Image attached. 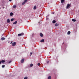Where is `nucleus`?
<instances>
[{
    "label": "nucleus",
    "instance_id": "4be33fe9",
    "mask_svg": "<svg viewBox=\"0 0 79 79\" xmlns=\"http://www.w3.org/2000/svg\"><path fill=\"white\" fill-rule=\"evenodd\" d=\"M5 65H2V68H5Z\"/></svg>",
    "mask_w": 79,
    "mask_h": 79
},
{
    "label": "nucleus",
    "instance_id": "f8f14e48",
    "mask_svg": "<svg viewBox=\"0 0 79 79\" xmlns=\"http://www.w3.org/2000/svg\"><path fill=\"white\" fill-rule=\"evenodd\" d=\"M10 16H13V13L12 12H11L10 14Z\"/></svg>",
    "mask_w": 79,
    "mask_h": 79
},
{
    "label": "nucleus",
    "instance_id": "4468645a",
    "mask_svg": "<svg viewBox=\"0 0 79 79\" xmlns=\"http://www.w3.org/2000/svg\"><path fill=\"white\" fill-rule=\"evenodd\" d=\"M56 23V21L55 20H53L52 21V23L53 24H55Z\"/></svg>",
    "mask_w": 79,
    "mask_h": 79
},
{
    "label": "nucleus",
    "instance_id": "412c9836",
    "mask_svg": "<svg viewBox=\"0 0 79 79\" xmlns=\"http://www.w3.org/2000/svg\"><path fill=\"white\" fill-rule=\"evenodd\" d=\"M14 19H11L10 20L11 21H13Z\"/></svg>",
    "mask_w": 79,
    "mask_h": 79
},
{
    "label": "nucleus",
    "instance_id": "cd10ccee",
    "mask_svg": "<svg viewBox=\"0 0 79 79\" xmlns=\"http://www.w3.org/2000/svg\"><path fill=\"white\" fill-rule=\"evenodd\" d=\"M49 63V61H47V63Z\"/></svg>",
    "mask_w": 79,
    "mask_h": 79
},
{
    "label": "nucleus",
    "instance_id": "f257e3e1",
    "mask_svg": "<svg viewBox=\"0 0 79 79\" xmlns=\"http://www.w3.org/2000/svg\"><path fill=\"white\" fill-rule=\"evenodd\" d=\"M27 1V0H24V2L22 3V5H23L26 3V2Z\"/></svg>",
    "mask_w": 79,
    "mask_h": 79
},
{
    "label": "nucleus",
    "instance_id": "f3484780",
    "mask_svg": "<svg viewBox=\"0 0 79 79\" xmlns=\"http://www.w3.org/2000/svg\"><path fill=\"white\" fill-rule=\"evenodd\" d=\"M76 20L75 19H72V21H73V22H76Z\"/></svg>",
    "mask_w": 79,
    "mask_h": 79
},
{
    "label": "nucleus",
    "instance_id": "2eb2a0df",
    "mask_svg": "<svg viewBox=\"0 0 79 79\" xmlns=\"http://www.w3.org/2000/svg\"><path fill=\"white\" fill-rule=\"evenodd\" d=\"M1 63H5V60H2L1 61Z\"/></svg>",
    "mask_w": 79,
    "mask_h": 79
},
{
    "label": "nucleus",
    "instance_id": "a211bd4d",
    "mask_svg": "<svg viewBox=\"0 0 79 79\" xmlns=\"http://www.w3.org/2000/svg\"><path fill=\"white\" fill-rule=\"evenodd\" d=\"M36 9V6H35L34 7V10H35Z\"/></svg>",
    "mask_w": 79,
    "mask_h": 79
},
{
    "label": "nucleus",
    "instance_id": "b1692460",
    "mask_svg": "<svg viewBox=\"0 0 79 79\" xmlns=\"http://www.w3.org/2000/svg\"><path fill=\"white\" fill-rule=\"evenodd\" d=\"M40 63H38L37 64L38 66H40Z\"/></svg>",
    "mask_w": 79,
    "mask_h": 79
},
{
    "label": "nucleus",
    "instance_id": "7ed1b4c3",
    "mask_svg": "<svg viewBox=\"0 0 79 79\" xmlns=\"http://www.w3.org/2000/svg\"><path fill=\"white\" fill-rule=\"evenodd\" d=\"M24 59H22L21 60V62L22 63H23V62H24Z\"/></svg>",
    "mask_w": 79,
    "mask_h": 79
},
{
    "label": "nucleus",
    "instance_id": "dca6fc26",
    "mask_svg": "<svg viewBox=\"0 0 79 79\" xmlns=\"http://www.w3.org/2000/svg\"><path fill=\"white\" fill-rule=\"evenodd\" d=\"M64 0H61V2L62 3H63L64 2Z\"/></svg>",
    "mask_w": 79,
    "mask_h": 79
},
{
    "label": "nucleus",
    "instance_id": "423d86ee",
    "mask_svg": "<svg viewBox=\"0 0 79 79\" xmlns=\"http://www.w3.org/2000/svg\"><path fill=\"white\" fill-rule=\"evenodd\" d=\"M1 40H5V38L4 37H2L1 38Z\"/></svg>",
    "mask_w": 79,
    "mask_h": 79
},
{
    "label": "nucleus",
    "instance_id": "9d476101",
    "mask_svg": "<svg viewBox=\"0 0 79 79\" xmlns=\"http://www.w3.org/2000/svg\"><path fill=\"white\" fill-rule=\"evenodd\" d=\"M40 42H44V39H42L40 41Z\"/></svg>",
    "mask_w": 79,
    "mask_h": 79
},
{
    "label": "nucleus",
    "instance_id": "7c9ffc66",
    "mask_svg": "<svg viewBox=\"0 0 79 79\" xmlns=\"http://www.w3.org/2000/svg\"><path fill=\"white\" fill-rule=\"evenodd\" d=\"M54 14V13H53V14Z\"/></svg>",
    "mask_w": 79,
    "mask_h": 79
},
{
    "label": "nucleus",
    "instance_id": "a878e982",
    "mask_svg": "<svg viewBox=\"0 0 79 79\" xmlns=\"http://www.w3.org/2000/svg\"><path fill=\"white\" fill-rule=\"evenodd\" d=\"M32 53L31 52V53H30V56H31V55H32Z\"/></svg>",
    "mask_w": 79,
    "mask_h": 79
},
{
    "label": "nucleus",
    "instance_id": "2f4dec72",
    "mask_svg": "<svg viewBox=\"0 0 79 79\" xmlns=\"http://www.w3.org/2000/svg\"><path fill=\"white\" fill-rule=\"evenodd\" d=\"M63 44H64V43H63Z\"/></svg>",
    "mask_w": 79,
    "mask_h": 79
},
{
    "label": "nucleus",
    "instance_id": "393cba45",
    "mask_svg": "<svg viewBox=\"0 0 79 79\" xmlns=\"http://www.w3.org/2000/svg\"><path fill=\"white\" fill-rule=\"evenodd\" d=\"M24 79H27V77H25L24 78Z\"/></svg>",
    "mask_w": 79,
    "mask_h": 79
},
{
    "label": "nucleus",
    "instance_id": "6ab92c4d",
    "mask_svg": "<svg viewBox=\"0 0 79 79\" xmlns=\"http://www.w3.org/2000/svg\"><path fill=\"white\" fill-rule=\"evenodd\" d=\"M48 79H51V76H49V77H48Z\"/></svg>",
    "mask_w": 79,
    "mask_h": 79
},
{
    "label": "nucleus",
    "instance_id": "5701e85b",
    "mask_svg": "<svg viewBox=\"0 0 79 79\" xmlns=\"http://www.w3.org/2000/svg\"><path fill=\"white\" fill-rule=\"evenodd\" d=\"M55 26H58V24L57 23H56V24H55Z\"/></svg>",
    "mask_w": 79,
    "mask_h": 79
},
{
    "label": "nucleus",
    "instance_id": "bb28decb",
    "mask_svg": "<svg viewBox=\"0 0 79 79\" xmlns=\"http://www.w3.org/2000/svg\"><path fill=\"white\" fill-rule=\"evenodd\" d=\"M11 63V60H10L9 62V63Z\"/></svg>",
    "mask_w": 79,
    "mask_h": 79
},
{
    "label": "nucleus",
    "instance_id": "20e7f679",
    "mask_svg": "<svg viewBox=\"0 0 79 79\" xmlns=\"http://www.w3.org/2000/svg\"><path fill=\"white\" fill-rule=\"evenodd\" d=\"M16 45V42H15L12 43V46H15Z\"/></svg>",
    "mask_w": 79,
    "mask_h": 79
},
{
    "label": "nucleus",
    "instance_id": "ddd939ff",
    "mask_svg": "<svg viewBox=\"0 0 79 79\" xmlns=\"http://www.w3.org/2000/svg\"><path fill=\"white\" fill-rule=\"evenodd\" d=\"M67 34L68 35H69L71 34V32L70 31H68Z\"/></svg>",
    "mask_w": 79,
    "mask_h": 79
},
{
    "label": "nucleus",
    "instance_id": "6e6552de",
    "mask_svg": "<svg viewBox=\"0 0 79 79\" xmlns=\"http://www.w3.org/2000/svg\"><path fill=\"white\" fill-rule=\"evenodd\" d=\"M40 35L41 37H43L44 36V35H43V34L42 33H40Z\"/></svg>",
    "mask_w": 79,
    "mask_h": 79
},
{
    "label": "nucleus",
    "instance_id": "aec40b11",
    "mask_svg": "<svg viewBox=\"0 0 79 79\" xmlns=\"http://www.w3.org/2000/svg\"><path fill=\"white\" fill-rule=\"evenodd\" d=\"M32 66H33V64H30V67H32Z\"/></svg>",
    "mask_w": 79,
    "mask_h": 79
},
{
    "label": "nucleus",
    "instance_id": "c85d7f7f",
    "mask_svg": "<svg viewBox=\"0 0 79 79\" xmlns=\"http://www.w3.org/2000/svg\"><path fill=\"white\" fill-rule=\"evenodd\" d=\"M11 0H9V1L10 2H11Z\"/></svg>",
    "mask_w": 79,
    "mask_h": 79
},
{
    "label": "nucleus",
    "instance_id": "f03ea898",
    "mask_svg": "<svg viewBox=\"0 0 79 79\" xmlns=\"http://www.w3.org/2000/svg\"><path fill=\"white\" fill-rule=\"evenodd\" d=\"M24 34L23 33H21V34H18V36H21V35H23Z\"/></svg>",
    "mask_w": 79,
    "mask_h": 79
},
{
    "label": "nucleus",
    "instance_id": "9b49d317",
    "mask_svg": "<svg viewBox=\"0 0 79 79\" xmlns=\"http://www.w3.org/2000/svg\"><path fill=\"white\" fill-rule=\"evenodd\" d=\"M13 8H16V5H14L13 6Z\"/></svg>",
    "mask_w": 79,
    "mask_h": 79
},
{
    "label": "nucleus",
    "instance_id": "1a4fd4ad",
    "mask_svg": "<svg viewBox=\"0 0 79 79\" xmlns=\"http://www.w3.org/2000/svg\"><path fill=\"white\" fill-rule=\"evenodd\" d=\"M70 6V5L69 4H68L66 7V8H68L69 7V6Z\"/></svg>",
    "mask_w": 79,
    "mask_h": 79
},
{
    "label": "nucleus",
    "instance_id": "c756f323",
    "mask_svg": "<svg viewBox=\"0 0 79 79\" xmlns=\"http://www.w3.org/2000/svg\"><path fill=\"white\" fill-rule=\"evenodd\" d=\"M1 63H2V62L1 61H0V64H1Z\"/></svg>",
    "mask_w": 79,
    "mask_h": 79
},
{
    "label": "nucleus",
    "instance_id": "0eeeda50",
    "mask_svg": "<svg viewBox=\"0 0 79 79\" xmlns=\"http://www.w3.org/2000/svg\"><path fill=\"white\" fill-rule=\"evenodd\" d=\"M17 23H18V22L17 21H15V22H14L13 23V24H17Z\"/></svg>",
    "mask_w": 79,
    "mask_h": 79
},
{
    "label": "nucleus",
    "instance_id": "39448f33",
    "mask_svg": "<svg viewBox=\"0 0 79 79\" xmlns=\"http://www.w3.org/2000/svg\"><path fill=\"white\" fill-rule=\"evenodd\" d=\"M7 23H10V20L9 19H7Z\"/></svg>",
    "mask_w": 79,
    "mask_h": 79
}]
</instances>
